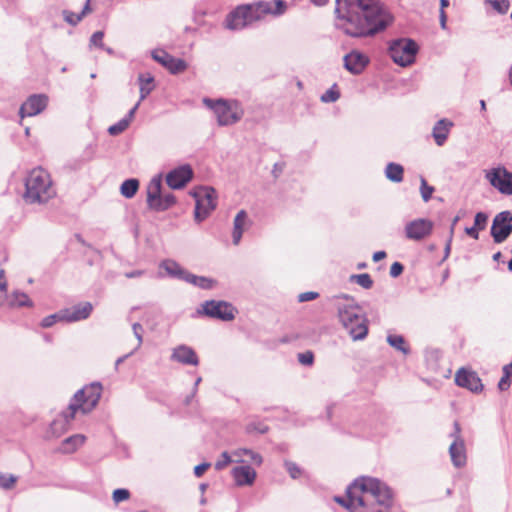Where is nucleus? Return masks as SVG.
<instances>
[{
    "label": "nucleus",
    "instance_id": "nucleus-38",
    "mask_svg": "<svg viewBox=\"0 0 512 512\" xmlns=\"http://www.w3.org/2000/svg\"><path fill=\"white\" fill-rule=\"evenodd\" d=\"M56 322H65V313L63 309L59 310L54 314L44 317L41 321V326L43 328H49L53 326Z\"/></svg>",
    "mask_w": 512,
    "mask_h": 512
},
{
    "label": "nucleus",
    "instance_id": "nucleus-16",
    "mask_svg": "<svg viewBox=\"0 0 512 512\" xmlns=\"http://www.w3.org/2000/svg\"><path fill=\"white\" fill-rule=\"evenodd\" d=\"M433 228L434 224L431 220L418 218L408 222L405 225L404 231L406 238L421 241L432 233Z\"/></svg>",
    "mask_w": 512,
    "mask_h": 512
},
{
    "label": "nucleus",
    "instance_id": "nucleus-60",
    "mask_svg": "<svg viewBox=\"0 0 512 512\" xmlns=\"http://www.w3.org/2000/svg\"><path fill=\"white\" fill-rule=\"evenodd\" d=\"M142 101L138 100V102L129 110V112L127 113V115L123 118L124 120H127V123L130 124V122L132 121V119L134 118L135 116V113L136 111L138 110L139 106H140V103Z\"/></svg>",
    "mask_w": 512,
    "mask_h": 512
},
{
    "label": "nucleus",
    "instance_id": "nucleus-48",
    "mask_svg": "<svg viewBox=\"0 0 512 512\" xmlns=\"http://www.w3.org/2000/svg\"><path fill=\"white\" fill-rule=\"evenodd\" d=\"M287 10V3L283 0H274L272 7V15L273 16H281Z\"/></svg>",
    "mask_w": 512,
    "mask_h": 512
},
{
    "label": "nucleus",
    "instance_id": "nucleus-62",
    "mask_svg": "<svg viewBox=\"0 0 512 512\" xmlns=\"http://www.w3.org/2000/svg\"><path fill=\"white\" fill-rule=\"evenodd\" d=\"M7 281L6 279L4 278V270L1 269L0 270V292L3 293V294H6L7 292Z\"/></svg>",
    "mask_w": 512,
    "mask_h": 512
},
{
    "label": "nucleus",
    "instance_id": "nucleus-50",
    "mask_svg": "<svg viewBox=\"0 0 512 512\" xmlns=\"http://www.w3.org/2000/svg\"><path fill=\"white\" fill-rule=\"evenodd\" d=\"M298 361L305 366H311L314 363V354L308 350L298 354Z\"/></svg>",
    "mask_w": 512,
    "mask_h": 512
},
{
    "label": "nucleus",
    "instance_id": "nucleus-14",
    "mask_svg": "<svg viewBox=\"0 0 512 512\" xmlns=\"http://www.w3.org/2000/svg\"><path fill=\"white\" fill-rule=\"evenodd\" d=\"M460 432V424L456 421L454 422V431L450 434L454 440L449 447L451 461L456 468L465 466L467 460L465 443Z\"/></svg>",
    "mask_w": 512,
    "mask_h": 512
},
{
    "label": "nucleus",
    "instance_id": "nucleus-1",
    "mask_svg": "<svg viewBox=\"0 0 512 512\" xmlns=\"http://www.w3.org/2000/svg\"><path fill=\"white\" fill-rule=\"evenodd\" d=\"M335 27L353 38L373 37L394 22L381 0H336Z\"/></svg>",
    "mask_w": 512,
    "mask_h": 512
},
{
    "label": "nucleus",
    "instance_id": "nucleus-51",
    "mask_svg": "<svg viewBox=\"0 0 512 512\" xmlns=\"http://www.w3.org/2000/svg\"><path fill=\"white\" fill-rule=\"evenodd\" d=\"M130 496V493L127 489L118 488L113 492V500L115 503L122 502L127 500Z\"/></svg>",
    "mask_w": 512,
    "mask_h": 512
},
{
    "label": "nucleus",
    "instance_id": "nucleus-11",
    "mask_svg": "<svg viewBox=\"0 0 512 512\" xmlns=\"http://www.w3.org/2000/svg\"><path fill=\"white\" fill-rule=\"evenodd\" d=\"M251 8L248 5H241L232 10L224 20V27L231 31L242 30L257 21V16H252Z\"/></svg>",
    "mask_w": 512,
    "mask_h": 512
},
{
    "label": "nucleus",
    "instance_id": "nucleus-28",
    "mask_svg": "<svg viewBox=\"0 0 512 512\" xmlns=\"http://www.w3.org/2000/svg\"><path fill=\"white\" fill-rule=\"evenodd\" d=\"M160 268L164 269L166 273L172 277L185 281L189 271L185 270L174 260L166 259L160 263Z\"/></svg>",
    "mask_w": 512,
    "mask_h": 512
},
{
    "label": "nucleus",
    "instance_id": "nucleus-6",
    "mask_svg": "<svg viewBox=\"0 0 512 512\" xmlns=\"http://www.w3.org/2000/svg\"><path fill=\"white\" fill-rule=\"evenodd\" d=\"M195 199L194 219L197 223L204 221L216 208L217 193L213 187L201 186L190 192Z\"/></svg>",
    "mask_w": 512,
    "mask_h": 512
},
{
    "label": "nucleus",
    "instance_id": "nucleus-59",
    "mask_svg": "<svg viewBox=\"0 0 512 512\" xmlns=\"http://www.w3.org/2000/svg\"><path fill=\"white\" fill-rule=\"evenodd\" d=\"M211 466L208 462H203L194 467V474L196 477H201L204 472Z\"/></svg>",
    "mask_w": 512,
    "mask_h": 512
},
{
    "label": "nucleus",
    "instance_id": "nucleus-32",
    "mask_svg": "<svg viewBox=\"0 0 512 512\" xmlns=\"http://www.w3.org/2000/svg\"><path fill=\"white\" fill-rule=\"evenodd\" d=\"M91 11V8H90V0H87L81 13L77 14V13H74V12H71V11H68V10H64L63 11V16H64V20L72 25V26H75L77 25L81 20L82 18Z\"/></svg>",
    "mask_w": 512,
    "mask_h": 512
},
{
    "label": "nucleus",
    "instance_id": "nucleus-12",
    "mask_svg": "<svg viewBox=\"0 0 512 512\" xmlns=\"http://www.w3.org/2000/svg\"><path fill=\"white\" fill-rule=\"evenodd\" d=\"M490 234L496 244L503 243L512 234V213L508 210L495 215Z\"/></svg>",
    "mask_w": 512,
    "mask_h": 512
},
{
    "label": "nucleus",
    "instance_id": "nucleus-47",
    "mask_svg": "<svg viewBox=\"0 0 512 512\" xmlns=\"http://www.w3.org/2000/svg\"><path fill=\"white\" fill-rule=\"evenodd\" d=\"M232 461L233 460H232L230 454L228 452L224 451L221 454L220 459L216 461L214 467L217 471H220V470L224 469L227 465H229Z\"/></svg>",
    "mask_w": 512,
    "mask_h": 512
},
{
    "label": "nucleus",
    "instance_id": "nucleus-42",
    "mask_svg": "<svg viewBox=\"0 0 512 512\" xmlns=\"http://www.w3.org/2000/svg\"><path fill=\"white\" fill-rule=\"evenodd\" d=\"M17 482V477L13 474L0 472V487L5 490L11 489Z\"/></svg>",
    "mask_w": 512,
    "mask_h": 512
},
{
    "label": "nucleus",
    "instance_id": "nucleus-8",
    "mask_svg": "<svg viewBox=\"0 0 512 512\" xmlns=\"http://www.w3.org/2000/svg\"><path fill=\"white\" fill-rule=\"evenodd\" d=\"M419 50L418 44L410 38L393 40L389 45V55L394 63L406 67L414 63Z\"/></svg>",
    "mask_w": 512,
    "mask_h": 512
},
{
    "label": "nucleus",
    "instance_id": "nucleus-27",
    "mask_svg": "<svg viewBox=\"0 0 512 512\" xmlns=\"http://www.w3.org/2000/svg\"><path fill=\"white\" fill-rule=\"evenodd\" d=\"M86 441V436L83 434H74L67 437L61 443L59 451L63 454H71L78 450Z\"/></svg>",
    "mask_w": 512,
    "mask_h": 512
},
{
    "label": "nucleus",
    "instance_id": "nucleus-63",
    "mask_svg": "<svg viewBox=\"0 0 512 512\" xmlns=\"http://www.w3.org/2000/svg\"><path fill=\"white\" fill-rule=\"evenodd\" d=\"M202 381V378L201 377H198L196 380H195V383H194V387H193V390H192V394L191 396H188L185 400L186 404H189L190 401H191V398L194 397V395L196 394L197 392V389H198V385L200 384V382Z\"/></svg>",
    "mask_w": 512,
    "mask_h": 512
},
{
    "label": "nucleus",
    "instance_id": "nucleus-7",
    "mask_svg": "<svg viewBox=\"0 0 512 512\" xmlns=\"http://www.w3.org/2000/svg\"><path fill=\"white\" fill-rule=\"evenodd\" d=\"M101 393V383L93 382L78 390L69 405L73 406L77 412L80 411L82 414H87L96 407L100 400Z\"/></svg>",
    "mask_w": 512,
    "mask_h": 512
},
{
    "label": "nucleus",
    "instance_id": "nucleus-20",
    "mask_svg": "<svg viewBox=\"0 0 512 512\" xmlns=\"http://www.w3.org/2000/svg\"><path fill=\"white\" fill-rule=\"evenodd\" d=\"M193 177V170L190 165L185 164L171 170L166 175V183L171 189L183 188Z\"/></svg>",
    "mask_w": 512,
    "mask_h": 512
},
{
    "label": "nucleus",
    "instance_id": "nucleus-36",
    "mask_svg": "<svg viewBox=\"0 0 512 512\" xmlns=\"http://www.w3.org/2000/svg\"><path fill=\"white\" fill-rule=\"evenodd\" d=\"M387 342L390 346L395 348L396 350L402 352L403 354L407 355L410 352V349L405 344V339L401 335L396 334H390L387 336Z\"/></svg>",
    "mask_w": 512,
    "mask_h": 512
},
{
    "label": "nucleus",
    "instance_id": "nucleus-54",
    "mask_svg": "<svg viewBox=\"0 0 512 512\" xmlns=\"http://www.w3.org/2000/svg\"><path fill=\"white\" fill-rule=\"evenodd\" d=\"M103 37L104 33L102 31H96L92 34L90 42L97 47L103 48Z\"/></svg>",
    "mask_w": 512,
    "mask_h": 512
},
{
    "label": "nucleus",
    "instance_id": "nucleus-64",
    "mask_svg": "<svg viewBox=\"0 0 512 512\" xmlns=\"http://www.w3.org/2000/svg\"><path fill=\"white\" fill-rule=\"evenodd\" d=\"M460 216L457 215L453 218L452 222H451V225H450V228H449V236L453 237L454 236V231H455V226L456 224L458 223V221L460 220Z\"/></svg>",
    "mask_w": 512,
    "mask_h": 512
},
{
    "label": "nucleus",
    "instance_id": "nucleus-26",
    "mask_svg": "<svg viewBox=\"0 0 512 512\" xmlns=\"http://www.w3.org/2000/svg\"><path fill=\"white\" fill-rule=\"evenodd\" d=\"M452 126H453V123L446 118L440 119L439 121H437L435 123L433 130H432V136L435 140V143L438 146L444 145V143L446 142V140L448 138V135L450 133V129L452 128Z\"/></svg>",
    "mask_w": 512,
    "mask_h": 512
},
{
    "label": "nucleus",
    "instance_id": "nucleus-53",
    "mask_svg": "<svg viewBox=\"0 0 512 512\" xmlns=\"http://www.w3.org/2000/svg\"><path fill=\"white\" fill-rule=\"evenodd\" d=\"M318 296H319V294L314 291L303 292L298 295V302L302 303V302L312 301V300L318 298Z\"/></svg>",
    "mask_w": 512,
    "mask_h": 512
},
{
    "label": "nucleus",
    "instance_id": "nucleus-39",
    "mask_svg": "<svg viewBox=\"0 0 512 512\" xmlns=\"http://www.w3.org/2000/svg\"><path fill=\"white\" fill-rule=\"evenodd\" d=\"M350 281L357 283L364 289H370L373 286V280L368 273L353 274L350 276Z\"/></svg>",
    "mask_w": 512,
    "mask_h": 512
},
{
    "label": "nucleus",
    "instance_id": "nucleus-44",
    "mask_svg": "<svg viewBox=\"0 0 512 512\" xmlns=\"http://www.w3.org/2000/svg\"><path fill=\"white\" fill-rule=\"evenodd\" d=\"M489 3L500 14H505L510 7L509 0H489Z\"/></svg>",
    "mask_w": 512,
    "mask_h": 512
},
{
    "label": "nucleus",
    "instance_id": "nucleus-24",
    "mask_svg": "<svg viewBox=\"0 0 512 512\" xmlns=\"http://www.w3.org/2000/svg\"><path fill=\"white\" fill-rule=\"evenodd\" d=\"M252 222L248 218L245 210H240L233 222L232 241L234 245H238L241 241L243 232L251 226Z\"/></svg>",
    "mask_w": 512,
    "mask_h": 512
},
{
    "label": "nucleus",
    "instance_id": "nucleus-58",
    "mask_svg": "<svg viewBox=\"0 0 512 512\" xmlns=\"http://www.w3.org/2000/svg\"><path fill=\"white\" fill-rule=\"evenodd\" d=\"M335 501L341 504L342 506L346 507L347 509H353L352 511L358 510L357 503L351 504L349 497L347 500L343 499L342 497H335Z\"/></svg>",
    "mask_w": 512,
    "mask_h": 512
},
{
    "label": "nucleus",
    "instance_id": "nucleus-40",
    "mask_svg": "<svg viewBox=\"0 0 512 512\" xmlns=\"http://www.w3.org/2000/svg\"><path fill=\"white\" fill-rule=\"evenodd\" d=\"M434 192V187L430 186L424 177L420 179V193L424 202H428Z\"/></svg>",
    "mask_w": 512,
    "mask_h": 512
},
{
    "label": "nucleus",
    "instance_id": "nucleus-33",
    "mask_svg": "<svg viewBox=\"0 0 512 512\" xmlns=\"http://www.w3.org/2000/svg\"><path fill=\"white\" fill-rule=\"evenodd\" d=\"M248 6L251 8L252 16H257V20L264 15H272L273 2L271 1H259L254 4H248Z\"/></svg>",
    "mask_w": 512,
    "mask_h": 512
},
{
    "label": "nucleus",
    "instance_id": "nucleus-25",
    "mask_svg": "<svg viewBox=\"0 0 512 512\" xmlns=\"http://www.w3.org/2000/svg\"><path fill=\"white\" fill-rule=\"evenodd\" d=\"M232 476L236 485H252L256 478V471L249 465L237 466L232 469Z\"/></svg>",
    "mask_w": 512,
    "mask_h": 512
},
{
    "label": "nucleus",
    "instance_id": "nucleus-2",
    "mask_svg": "<svg viewBox=\"0 0 512 512\" xmlns=\"http://www.w3.org/2000/svg\"><path fill=\"white\" fill-rule=\"evenodd\" d=\"M346 493L351 504L358 506V510L352 512H390L392 491L377 478L360 476L348 486Z\"/></svg>",
    "mask_w": 512,
    "mask_h": 512
},
{
    "label": "nucleus",
    "instance_id": "nucleus-37",
    "mask_svg": "<svg viewBox=\"0 0 512 512\" xmlns=\"http://www.w3.org/2000/svg\"><path fill=\"white\" fill-rule=\"evenodd\" d=\"M512 375V362L503 367V376L498 382V389L500 391H506L511 385L510 377Z\"/></svg>",
    "mask_w": 512,
    "mask_h": 512
},
{
    "label": "nucleus",
    "instance_id": "nucleus-46",
    "mask_svg": "<svg viewBox=\"0 0 512 512\" xmlns=\"http://www.w3.org/2000/svg\"><path fill=\"white\" fill-rule=\"evenodd\" d=\"M488 221V215L484 212H477L474 218V227L479 231L484 230Z\"/></svg>",
    "mask_w": 512,
    "mask_h": 512
},
{
    "label": "nucleus",
    "instance_id": "nucleus-13",
    "mask_svg": "<svg viewBox=\"0 0 512 512\" xmlns=\"http://www.w3.org/2000/svg\"><path fill=\"white\" fill-rule=\"evenodd\" d=\"M77 411L73 406H68L66 410L62 411L50 424L47 431L48 438H59L66 433L70 428L72 421L75 418Z\"/></svg>",
    "mask_w": 512,
    "mask_h": 512
},
{
    "label": "nucleus",
    "instance_id": "nucleus-56",
    "mask_svg": "<svg viewBox=\"0 0 512 512\" xmlns=\"http://www.w3.org/2000/svg\"><path fill=\"white\" fill-rule=\"evenodd\" d=\"M404 266L400 262H394L390 267V276L396 278L402 274Z\"/></svg>",
    "mask_w": 512,
    "mask_h": 512
},
{
    "label": "nucleus",
    "instance_id": "nucleus-43",
    "mask_svg": "<svg viewBox=\"0 0 512 512\" xmlns=\"http://www.w3.org/2000/svg\"><path fill=\"white\" fill-rule=\"evenodd\" d=\"M129 124L127 123V120H124L123 118L119 120L117 123L111 125L108 128V132L112 136H116L124 132L128 128Z\"/></svg>",
    "mask_w": 512,
    "mask_h": 512
},
{
    "label": "nucleus",
    "instance_id": "nucleus-45",
    "mask_svg": "<svg viewBox=\"0 0 512 512\" xmlns=\"http://www.w3.org/2000/svg\"><path fill=\"white\" fill-rule=\"evenodd\" d=\"M284 466L291 478L297 479L300 477L302 470L296 463L291 461H285Z\"/></svg>",
    "mask_w": 512,
    "mask_h": 512
},
{
    "label": "nucleus",
    "instance_id": "nucleus-57",
    "mask_svg": "<svg viewBox=\"0 0 512 512\" xmlns=\"http://www.w3.org/2000/svg\"><path fill=\"white\" fill-rule=\"evenodd\" d=\"M251 449H247V448H239L237 450H235L233 452V455L236 457V459L234 460L235 462H246L247 460L244 459L243 457H247V452H250Z\"/></svg>",
    "mask_w": 512,
    "mask_h": 512
},
{
    "label": "nucleus",
    "instance_id": "nucleus-55",
    "mask_svg": "<svg viewBox=\"0 0 512 512\" xmlns=\"http://www.w3.org/2000/svg\"><path fill=\"white\" fill-rule=\"evenodd\" d=\"M247 460L256 466H260L263 462L262 456L253 450L247 452Z\"/></svg>",
    "mask_w": 512,
    "mask_h": 512
},
{
    "label": "nucleus",
    "instance_id": "nucleus-31",
    "mask_svg": "<svg viewBox=\"0 0 512 512\" xmlns=\"http://www.w3.org/2000/svg\"><path fill=\"white\" fill-rule=\"evenodd\" d=\"M385 176L391 182L400 183L403 181L404 168L398 163L390 162L386 165Z\"/></svg>",
    "mask_w": 512,
    "mask_h": 512
},
{
    "label": "nucleus",
    "instance_id": "nucleus-49",
    "mask_svg": "<svg viewBox=\"0 0 512 512\" xmlns=\"http://www.w3.org/2000/svg\"><path fill=\"white\" fill-rule=\"evenodd\" d=\"M246 430L248 433L257 432L260 434H264L268 431V426L261 422H259V423L251 422L247 425Z\"/></svg>",
    "mask_w": 512,
    "mask_h": 512
},
{
    "label": "nucleus",
    "instance_id": "nucleus-19",
    "mask_svg": "<svg viewBox=\"0 0 512 512\" xmlns=\"http://www.w3.org/2000/svg\"><path fill=\"white\" fill-rule=\"evenodd\" d=\"M47 104L48 97L45 94L30 95L21 105L19 115L21 118L36 116L46 109Z\"/></svg>",
    "mask_w": 512,
    "mask_h": 512
},
{
    "label": "nucleus",
    "instance_id": "nucleus-17",
    "mask_svg": "<svg viewBox=\"0 0 512 512\" xmlns=\"http://www.w3.org/2000/svg\"><path fill=\"white\" fill-rule=\"evenodd\" d=\"M152 58L165 67L171 74H178L187 69V63L181 58H176L163 49L151 52Z\"/></svg>",
    "mask_w": 512,
    "mask_h": 512
},
{
    "label": "nucleus",
    "instance_id": "nucleus-15",
    "mask_svg": "<svg viewBox=\"0 0 512 512\" xmlns=\"http://www.w3.org/2000/svg\"><path fill=\"white\" fill-rule=\"evenodd\" d=\"M490 184L504 195H512V173L505 167L493 168L486 173Z\"/></svg>",
    "mask_w": 512,
    "mask_h": 512
},
{
    "label": "nucleus",
    "instance_id": "nucleus-21",
    "mask_svg": "<svg viewBox=\"0 0 512 512\" xmlns=\"http://www.w3.org/2000/svg\"><path fill=\"white\" fill-rule=\"evenodd\" d=\"M170 359L182 365L198 366L199 357L195 350L185 344L173 348Z\"/></svg>",
    "mask_w": 512,
    "mask_h": 512
},
{
    "label": "nucleus",
    "instance_id": "nucleus-3",
    "mask_svg": "<svg viewBox=\"0 0 512 512\" xmlns=\"http://www.w3.org/2000/svg\"><path fill=\"white\" fill-rule=\"evenodd\" d=\"M336 298L347 301L337 305L338 317L343 327L354 341L363 340L368 334V321L361 307L346 294Z\"/></svg>",
    "mask_w": 512,
    "mask_h": 512
},
{
    "label": "nucleus",
    "instance_id": "nucleus-9",
    "mask_svg": "<svg viewBox=\"0 0 512 512\" xmlns=\"http://www.w3.org/2000/svg\"><path fill=\"white\" fill-rule=\"evenodd\" d=\"M162 177L154 176L147 186V204L149 208L155 211H165L176 203V198L172 193L161 194Z\"/></svg>",
    "mask_w": 512,
    "mask_h": 512
},
{
    "label": "nucleus",
    "instance_id": "nucleus-22",
    "mask_svg": "<svg viewBox=\"0 0 512 512\" xmlns=\"http://www.w3.org/2000/svg\"><path fill=\"white\" fill-rule=\"evenodd\" d=\"M63 311L65 322L72 323L87 319L93 311V305L90 302H81L70 308H65Z\"/></svg>",
    "mask_w": 512,
    "mask_h": 512
},
{
    "label": "nucleus",
    "instance_id": "nucleus-10",
    "mask_svg": "<svg viewBox=\"0 0 512 512\" xmlns=\"http://www.w3.org/2000/svg\"><path fill=\"white\" fill-rule=\"evenodd\" d=\"M235 307L226 301L207 300L197 309L198 314L218 319L221 321H232L236 315Z\"/></svg>",
    "mask_w": 512,
    "mask_h": 512
},
{
    "label": "nucleus",
    "instance_id": "nucleus-52",
    "mask_svg": "<svg viewBox=\"0 0 512 512\" xmlns=\"http://www.w3.org/2000/svg\"><path fill=\"white\" fill-rule=\"evenodd\" d=\"M132 329H133V333L138 341V344H137V347L134 349L135 351L137 349L140 348V346L142 345L143 343V336H142V333H143V327L140 323H134L132 325Z\"/></svg>",
    "mask_w": 512,
    "mask_h": 512
},
{
    "label": "nucleus",
    "instance_id": "nucleus-23",
    "mask_svg": "<svg viewBox=\"0 0 512 512\" xmlns=\"http://www.w3.org/2000/svg\"><path fill=\"white\" fill-rule=\"evenodd\" d=\"M368 63V57L358 51H352L344 56V67L354 75L361 74Z\"/></svg>",
    "mask_w": 512,
    "mask_h": 512
},
{
    "label": "nucleus",
    "instance_id": "nucleus-35",
    "mask_svg": "<svg viewBox=\"0 0 512 512\" xmlns=\"http://www.w3.org/2000/svg\"><path fill=\"white\" fill-rule=\"evenodd\" d=\"M139 188V181L135 178L125 180L120 187L121 194L126 198H132Z\"/></svg>",
    "mask_w": 512,
    "mask_h": 512
},
{
    "label": "nucleus",
    "instance_id": "nucleus-5",
    "mask_svg": "<svg viewBox=\"0 0 512 512\" xmlns=\"http://www.w3.org/2000/svg\"><path fill=\"white\" fill-rule=\"evenodd\" d=\"M205 107L212 110L220 126H230L240 121L244 115V109L240 101L236 99H211L202 100Z\"/></svg>",
    "mask_w": 512,
    "mask_h": 512
},
{
    "label": "nucleus",
    "instance_id": "nucleus-34",
    "mask_svg": "<svg viewBox=\"0 0 512 512\" xmlns=\"http://www.w3.org/2000/svg\"><path fill=\"white\" fill-rule=\"evenodd\" d=\"M9 305L11 307H32L33 302L26 293L16 290L11 294Z\"/></svg>",
    "mask_w": 512,
    "mask_h": 512
},
{
    "label": "nucleus",
    "instance_id": "nucleus-29",
    "mask_svg": "<svg viewBox=\"0 0 512 512\" xmlns=\"http://www.w3.org/2000/svg\"><path fill=\"white\" fill-rule=\"evenodd\" d=\"M185 282L204 290L213 289L217 283V281L213 278H209L206 276H197L190 272L187 275V278H185Z\"/></svg>",
    "mask_w": 512,
    "mask_h": 512
},
{
    "label": "nucleus",
    "instance_id": "nucleus-61",
    "mask_svg": "<svg viewBox=\"0 0 512 512\" xmlns=\"http://www.w3.org/2000/svg\"><path fill=\"white\" fill-rule=\"evenodd\" d=\"M465 233L475 240L479 239V230L474 226L466 227Z\"/></svg>",
    "mask_w": 512,
    "mask_h": 512
},
{
    "label": "nucleus",
    "instance_id": "nucleus-41",
    "mask_svg": "<svg viewBox=\"0 0 512 512\" xmlns=\"http://www.w3.org/2000/svg\"><path fill=\"white\" fill-rule=\"evenodd\" d=\"M340 98V93L336 89V85L334 84L330 89H328L325 93H323L320 97L323 103H332L337 101Z\"/></svg>",
    "mask_w": 512,
    "mask_h": 512
},
{
    "label": "nucleus",
    "instance_id": "nucleus-4",
    "mask_svg": "<svg viewBox=\"0 0 512 512\" xmlns=\"http://www.w3.org/2000/svg\"><path fill=\"white\" fill-rule=\"evenodd\" d=\"M56 194L50 175L42 168L29 172L25 178V192L23 199L28 204H42Z\"/></svg>",
    "mask_w": 512,
    "mask_h": 512
},
{
    "label": "nucleus",
    "instance_id": "nucleus-30",
    "mask_svg": "<svg viewBox=\"0 0 512 512\" xmlns=\"http://www.w3.org/2000/svg\"><path fill=\"white\" fill-rule=\"evenodd\" d=\"M138 81L140 86L139 100L143 101L154 89V77L150 73H141L138 76Z\"/></svg>",
    "mask_w": 512,
    "mask_h": 512
},
{
    "label": "nucleus",
    "instance_id": "nucleus-18",
    "mask_svg": "<svg viewBox=\"0 0 512 512\" xmlns=\"http://www.w3.org/2000/svg\"><path fill=\"white\" fill-rule=\"evenodd\" d=\"M455 383L462 388H466L472 393L482 392L484 386L478 374L475 371L460 368L455 374Z\"/></svg>",
    "mask_w": 512,
    "mask_h": 512
}]
</instances>
